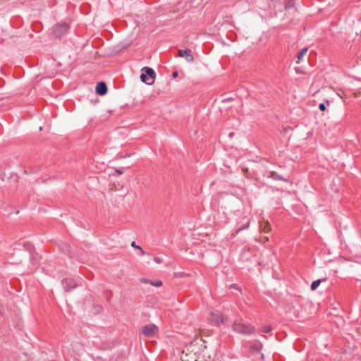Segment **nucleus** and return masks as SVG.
<instances>
[{
  "mask_svg": "<svg viewBox=\"0 0 361 361\" xmlns=\"http://www.w3.org/2000/svg\"><path fill=\"white\" fill-rule=\"evenodd\" d=\"M141 71V81L146 83L148 85H152L154 82L156 78V73L154 71L152 68L145 66L142 68Z\"/></svg>",
  "mask_w": 361,
  "mask_h": 361,
  "instance_id": "f257e3e1",
  "label": "nucleus"
},
{
  "mask_svg": "<svg viewBox=\"0 0 361 361\" xmlns=\"http://www.w3.org/2000/svg\"><path fill=\"white\" fill-rule=\"evenodd\" d=\"M233 329L237 333L245 335H250L255 331V327L252 325L236 321L233 324Z\"/></svg>",
  "mask_w": 361,
  "mask_h": 361,
  "instance_id": "f03ea898",
  "label": "nucleus"
},
{
  "mask_svg": "<svg viewBox=\"0 0 361 361\" xmlns=\"http://www.w3.org/2000/svg\"><path fill=\"white\" fill-rule=\"evenodd\" d=\"M70 28V25L66 23H60L55 25L53 27V35L56 37H61L66 35Z\"/></svg>",
  "mask_w": 361,
  "mask_h": 361,
  "instance_id": "7ed1b4c3",
  "label": "nucleus"
},
{
  "mask_svg": "<svg viewBox=\"0 0 361 361\" xmlns=\"http://www.w3.org/2000/svg\"><path fill=\"white\" fill-rule=\"evenodd\" d=\"M157 326L153 324H147L142 327V333L146 337H152L158 334Z\"/></svg>",
  "mask_w": 361,
  "mask_h": 361,
  "instance_id": "20e7f679",
  "label": "nucleus"
},
{
  "mask_svg": "<svg viewBox=\"0 0 361 361\" xmlns=\"http://www.w3.org/2000/svg\"><path fill=\"white\" fill-rule=\"evenodd\" d=\"M209 319L216 326H219L220 324H224L225 322L226 318L224 317L221 312L216 311L212 312L210 313Z\"/></svg>",
  "mask_w": 361,
  "mask_h": 361,
  "instance_id": "39448f33",
  "label": "nucleus"
},
{
  "mask_svg": "<svg viewBox=\"0 0 361 361\" xmlns=\"http://www.w3.org/2000/svg\"><path fill=\"white\" fill-rule=\"evenodd\" d=\"M178 56L185 58V59L189 63L193 62L194 61L192 51L189 49H179L178 51Z\"/></svg>",
  "mask_w": 361,
  "mask_h": 361,
  "instance_id": "423d86ee",
  "label": "nucleus"
},
{
  "mask_svg": "<svg viewBox=\"0 0 361 361\" xmlns=\"http://www.w3.org/2000/svg\"><path fill=\"white\" fill-rule=\"evenodd\" d=\"M62 283L64 289L67 292L71 291L78 286V283L73 279H64Z\"/></svg>",
  "mask_w": 361,
  "mask_h": 361,
  "instance_id": "0eeeda50",
  "label": "nucleus"
},
{
  "mask_svg": "<svg viewBox=\"0 0 361 361\" xmlns=\"http://www.w3.org/2000/svg\"><path fill=\"white\" fill-rule=\"evenodd\" d=\"M108 90L107 85L104 82H99L96 86V93L99 95H104Z\"/></svg>",
  "mask_w": 361,
  "mask_h": 361,
  "instance_id": "6e6552de",
  "label": "nucleus"
},
{
  "mask_svg": "<svg viewBox=\"0 0 361 361\" xmlns=\"http://www.w3.org/2000/svg\"><path fill=\"white\" fill-rule=\"evenodd\" d=\"M267 176L269 178H271L274 179V180H283V181H285V182L288 181V179L283 178L279 174H278L276 172H274V171L269 172L268 174H267Z\"/></svg>",
  "mask_w": 361,
  "mask_h": 361,
  "instance_id": "1a4fd4ad",
  "label": "nucleus"
},
{
  "mask_svg": "<svg viewBox=\"0 0 361 361\" xmlns=\"http://www.w3.org/2000/svg\"><path fill=\"white\" fill-rule=\"evenodd\" d=\"M249 225H250V219L245 216L243 219V226L238 228L235 231V233H238L240 231L247 228Z\"/></svg>",
  "mask_w": 361,
  "mask_h": 361,
  "instance_id": "9d476101",
  "label": "nucleus"
},
{
  "mask_svg": "<svg viewBox=\"0 0 361 361\" xmlns=\"http://www.w3.org/2000/svg\"><path fill=\"white\" fill-rule=\"evenodd\" d=\"M261 231L263 233H267L271 231V226L268 221H264L260 224Z\"/></svg>",
  "mask_w": 361,
  "mask_h": 361,
  "instance_id": "9b49d317",
  "label": "nucleus"
},
{
  "mask_svg": "<svg viewBox=\"0 0 361 361\" xmlns=\"http://www.w3.org/2000/svg\"><path fill=\"white\" fill-rule=\"evenodd\" d=\"M326 280L327 279L325 277L321 279L314 281L311 284V290H315L319 287L322 281H326Z\"/></svg>",
  "mask_w": 361,
  "mask_h": 361,
  "instance_id": "f8f14e48",
  "label": "nucleus"
},
{
  "mask_svg": "<svg viewBox=\"0 0 361 361\" xmlns=\"http://www.w3.org/2000/svg\"><path fill=\"white\" fill-rule=\"evenodd\" d=\"M307 50H308L307 48L305 47V48L302 49L300 51V52L298 53V54L297 56L298 62L302 59L303 56L306 54Z\"/></svg>",
  "mask_w": 361,
  "mask_h": 361,
  "instance_id": "ddd939ff",
  "label": "nucleus"
},
{
  "mask_svg": "<svg viewBox=\"0 0 361 361\" xmlns=\"http://www.w3.org/2000/svg\"><path fill=\"white\" fill-rule=\"evenodd\" d=\"M149 283L154 286L159 287L162 285V282L159 280L157 281H150Z\"/></svg>",
  "mask_w": 361,
  "mask_h": 361,
  "instance_id": "4468645a",
  "label": "nucleus"
},
{
  "mask_svg": "<svg viewBox=\"0 0 361 361\" xmlns=\"http://www.w3.org/2000/svg\"><path fill=\"white\" fill-rule=\"evenodd\" d=\"M63 252L69 254L71 252V248L68 245L65 244L63 247Z\"/></svg>",
  "mask_w": 361,
  "mask_h": 361,
  "instance_id": "2eb2a0df",
  "label": "nucleus"
},
{
  "mask_svg": "<svg viewBox=\"0 0 361 361\" xmlns=\"http://www.w3.org/2000/svg\"><path fill=\"white\" fill-rule=\"evenodd\" d=\"M271 331V326H269V325H267V326H264L262 329V332H264V333H269Z\"/></svg>",
  "mask_w": 361,
  "mask_h": 361,
  "instance_id": "dca6fc26",
  "label": "nucleus"
},
{
  "mask_svg": "<svg viewBox=\"0 0 361 361\" xmlns=\"http://www.w3.org/2000/svg\"><path fill=\"white\" fill-rule=\"evenodd\" d=\"M319 109L322 111H324L326 110V106L323 103H321L319 104Z\"/></svg>",
  "mask_w": 361,
  "mask_h": 361,
  "instance_id": "f3484780",
  "label": "nucleus"
},
{
  "mask_svg": "<svg viewBox=\"0 0 361 361\" xmlns=\"http://www.w3.org/2000/svg\"><path fill=\"white\" fill-rule=\"evenodd\" d=\"M131 246L133 247H134L135 249H137V250H141V248H142L140 246L137 245L134 241L131 243Z\"/></svg>",
  "mask_w": 361,
  "mask_h": 361,
  "instance_id": "a211bd4d",
  "label": "nucleus"
},
{
  "mask_svg": "<svg viewBox=\"0 0 361 361\" xmlns=\"http://www.w3.org/2000/svg\"><path fill=\"white\" fill-rule=\"evenodd\" d=\"M154 261L157 263V264H160L161 263V259L159 258V257H154Z\"/></svg>",
  "mask_w": 361,
  "mask_h": 361,
  "instance_id": "6ab92c4d",
  "label": "nucleus"
},
{
  "mask_svg": "<svg viewBox=\"0 0 361 361\" xmlns=\"http://www.w3.org/2000/svg\"><path fill=\"white\" fill-rule=\"evenodd\" d=\"M254 348H256L257 350H259L262 348V344L260 343L256 344L254 347Z\"/></svg>",
  "mask_w": 361,
  "mask_h": 361,
  "instance_id": "aec40b11",
  "label": "nucleus"
},
{
  "mask_svg": "<svg viewBox=\"0 0 361 361\" xmlns=\"http://www.w3.org/2000/svg\"><path fill=\"white\" fill-rule=\"evenodd\" d=\"M142 283H149L150 281L145 279H140Z\"/></svg>",
  "mask_w": 361,
  "mask_h": 361,
  "instance_id": "412c9836",
  "label": "nucleus"
},
{
  "mask_svg": "<svg viewBox=\"0 0 361 361\" xmlns=\"http://www.w3.org/2000/svg\"><path fill=\"white\" fill-rule=\"evenodd\" d=\"M145 255V251L141 248L140 250V255L143 256Z\"/></svg>",
  "mask_w": 361,
  "mask_h": 361,
  "instance_id": "4be33fe9",
  "label": "nucleus"
},
{
  "mask_svg": "<svg viewBox=\"0 0 361 361\" xmlns=\"http://www.w3.org/2000/svg\"><path fill=\"white\" fill-rule=\"evenodd\" d=\"M116 171L119 174H122L123 173V171L121 169H116Z\"/></svg>",
  "mask_w": 361,
  "mask_h": 361,
  "instance_id": "5701e85b",
  "label": "nucleus"
},
{
  "mask_svg": "<svg viewBox=\"0 0 361 361\" xmlns=\"http://www.w3.org/2000/svg\"><path fill=\"white\" fill-rule=\"evenodd\" d=\"M177 76H178V72H176V71L173 72V78H176V77H177Z\"/></svg>",
  "mask_w": 361,
  "mask_h": 361,
  "instance_id": "b1692460",
  "label": "nucleus"
},
{
  "mask_svg": "<svg viewBox=\"0 0 361 361\" xmlns=\"http://www.w3.org/2000/svg\"><path fill=\"white\" fill-rule=\"evenodd\" d=\"M233 133H229V136H230V137L233 136Z\"/></svg>",
  "mask_w": 361,
  "mask_h": 361,
  "instance_id": "393cba45",
  "label": "nucleus"
},
{
  "mask_svg": "<svg viewBox=\"0 0 361 361\" xmlns=\"http://www.w3.org/2000/svg\"><path fill=\"white\" fill-rule=\"evenodd\" d=\"M326 103L327 104H329V103H330V102H329V100H326Z\"/></svg>",
  "mask_w": 361,
  "mask_h": 361,
  "instance_id": "a878e982",
  "label": "nucleus"
},
{
  "mask_svg": "<svg viewBox=\"0 0 361 361\" xmlns=\"http://www.w3.org/2000/svg\"><path fill=\"white\" fill-rule=\"evenodd\" d=\"M264 240H266V241H267V240H268V238L264 237Z\"/></svg>",
  "mask_w": 361,
  "mask_h": 361,
  "instance_id": "bb28decb",
  "label": "nucleus"
}]
</instances>
